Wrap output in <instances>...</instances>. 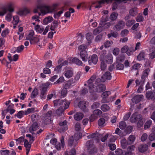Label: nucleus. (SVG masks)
<instances>
[{"label": "nucleus", "instance_id": "f257e3e1", "mask_svg": "<svg viewBox=\"0 0 155 155\" xmlns=\"http://www.w3.org/2000/svg\"><path fill=\"white\" fill-rule=\"evenodd\" d=\"M59 4L55 3L51 7L47 5H43L42 6L38 5L37 8H35L33 12L35 13L38 12V9H40V11L42 15H44L47 13L51 12L54 11L58 6Z\"/></svg>", "mask_w": 155, "mask_h": 155}, {"label": "nucleus", "instance_id": "f03ea898", "mask_svg": "<svg viewBox=\"0 0 155 155\" xmlns=\"http://www.w3.org/2000/svg\"><path fill=\"white\" fill-rule=\"evenodd\" d=\"M14 11V9L10 5L3 7L2 8L1 11H0V16H3L8 11L9 13L6 16L5 20L8 21H10L11 20L12 16L11 12H13Z\"/></svg>", "mask_w": 155, "mask_h": 155}, {"label": "nucleus", "instance_id": "7ed1b4c3", "mask_svg": "<svg viewBox=\"0 0 155 155\" xmlns=\"http://www.w3.org/2000/svg\"><path fill=\"white\" fill-rule=\"evenodd\" d=\"M86 146L87 148L88 152L90 154H93L97 152V148L93 144V141L90 140L87 141L86 143Z\"/></svg>", "mask_w": 155, "mask_h": 155}, {"label": "nucleus", "instance_id": "20e7f679", "mask_svg": "<svg viewBox=\"0 0 155 155\" xmlns=\"http://www.w3.org/2000/svg\"><path fill=\"white\" fill-rule=\"evenodd\" d=\"M64 69V75L66 78H69L72 77L73 75V70L72 68L66 67Z\"/></svg>", "mask_w": 155, "mask_h": 155}, {"label": "nucleus", "instance_id": "39448f33", "mask_svg": "<svg viewBox=\"0 0 155 155\" xmlns=\"http://www.w3.org/2000/svg\"><path fill=\"white\" fill-rule=\"evenodd\" d=\"M106 90L105 86L102 84H99L97 86L95 87V88H93L91 91H92L91 93L94 92H102Z\"/></svg>", "mask_w": 155, "mask_h": 155}, {"label": "nucleus", "instance_id": "423d86ee", "mask_svg": "<svg viewBox=\"0 0 155 155\" xmlns=\"http://www.w3.org/2000/svg\"><path fill=\"white\" fill-rule=\"evenodd\" d=\"M125 26V22L122 20H119L117 24L115 25L114 27V29L116 31H119L123 28Z\"/></svg>", "mask_w": 155, "mask_h": 155}, {"label": "nucleus", "instance_id": "0eeeda50", "mask_svg": "<svg viewBox=\"0 0 155 155\" xmlns=\"http://www.w3.org/2000/svg\"><path fill=\"white\" fill-rule=\"evenodd\" d=\"M98 57L96 54H93L90 56L88 59V62L89 65L96 64L98 61Z\"/></svg>", "mask_w": 155, "mask_h": 155}, {"label": "nucleus", "instance_id": "6e6552de", "mask_svg": "<svg viewBox=\"0 0 155 155\" xmlns=\"http://www.w3.org/2000/svg\"><path fill=\"white\" fill-rule=\"evenodd\" d=\"M68 143L69 146L74 147L77 145L78 142L73 136H71L68 140Z\"/></svg>", "mask_w": 155, "mask_h": 155}, {"label": "nucleus", "instance_id": "1a4fd4ad", "mask_svg": "<svg viewBox=\"0 0 155 155\" xmlns=\"http://www.w3.org/2000/svg\"><path fill=\"white\" fill-rule=\"evenodd\" d=\"M51 85L50 82H47L41 84L40 86V91L47 92L49 86Z\"/></svg>", "mask_w": 155, "mask_h": 155}, {"label": "nucleus", "instance_id": "9d476101", "mask_svg": "<svg viewBox=\"0 0 155 155\" xmlns=\"http://www.w3.org/2000/svg\"><path fill=\"white\" fill-rule=\"evenodd\" d=\"M146 97L148 100L155 101V90L153 92L148 91L146 93Z\"/></svg>", "mask_w": 155, "mask_h": 155}, {"label": "nucleus", "instance_id": "9b49d317", "mask_svg": "<svg viewBox=\"0 0 155 155\" xmlns=\"http://www.w3.org/2000/svg\"><path fill=\"white\" fill-rule=\"evenodd\" d=\"M150 72V69L149 68L146 69L143 71L142 74L141 75V82L144 83L146 79V78H147Z\"/></svg>", "mask_w": 155, "mask_h": 155}, {"label": "nucleus", "instance_id": "f8f14e48", "mask_svg": "<svg viewBox=\"0 0 155 155\" xmlns=\"http://www.w3.org/2000/svg\"><path fill=\"white\" fill-rule=\"evenodd\" d=\"M102 136V134L97 132L89 135L87 136V137L88 139L94 138L98 141L100 140V138Z\"/></svg>", "mask_w": 155, "mask_h": 155}, {"label": "nucleus", "instance_id": "ddd939ff", "mask_svg": "<svg viewBox=\"0 0 155 155\" xmlns=\"http://www.w3.org/2000/svg\"><path fill=\"white\" fill-rule=\"evenodd\" d=\"M142 118V116L140 114H133L130 118V120L132 123H135L138 121L139 119Z\"/></svg>", "mask_w": 155, "mask_h": 155}, {"label": "nucleus", "instance_id": "4468645a", "mask_svg": "<svg viewBox=\"0 0 155 155\" xmlns=\"http://www.w3.org/2000/svg\"><path fill=\"white\" fill-rule=\"evenodd\" d=\"M102 82H104L106 80H110L111 79L112 76L111 73L109 71L106 72L101 77Z\"/></svg>", "mask_w": 155, "mask_h": 155}, {"label": "nucleus", "instance_id": "2eb2a0df", "mask_svg": "<svg viewBox=\"0 0 155 155\" xmlns=\"http://www.w3.org/2000/svg\"><path fill=\"white\" fill-rule=\"evenodd\" d=\"M69 104L70 102L67 101V100L66 99L62 100L60 99L59 105L62 106L61 107H63L64 110H66L68 108Z\"/></svg>", "mask_w": 155, "mask_h": 155}, {"label": "nucleus", "instance_id": "dca6fc26", "mask_svg": "<svg viewBox=\"0 0 155 155\" xmlns=\"http://www.w3.org/2000/svg\"><path fill=\"white\" fill-rule=\"evenodd\" d=\"M60 140L61 143H57L55 145V147L58 150H60L61 147L64 148L65 145L64 138L63 136L61 137Z\"/></svg>", "mask_w": 155, "mask_h": 155}, {"label": "nucleus", "instance_id": "f3484780", "mask_svg": "<svg viewBox=\"0 0 155 155\" xmlns=\"http://www.w3.org/2000/svg\"><path fill=\"white\" fill-rule=\"evenodd\" d=\"M87 102L85 101H81L79 102L78 104V106L84 112L87 111L86 106Z\"/></svg>", "mask_w": 155, "mask_h": 155}, {"label": "nucleus", "instance_id": "a211bd4d", "mask_svg": "<svg viewBox=\"0 0 155 155\" xmlns=\"http://www.w3.org/2000/svg\"><path fill=\"white\" fill-rule=\"evenodd\" d=\"M34 35V32L32 30L30 31L28 35L26 37V39L28 40H29L30 41H33L34 40H36L37 41H39L38 39L37 38L33 37V36Z\"/></svg>", "mask_w": 155, "mask_h": 155}, {"label": "nucleus", "instance_id": "6ab92c4d", "mask_svg": "<svg viewBox=\"0 0 155 155\" xmlns=\"http://www.w3.org/2000/svg\"><path fill=\"white\" fill-rule=\"evenodd\" d=\"M143 97L142 95H137L131 99L133 103L137 104L142 100Z\"/></svg>", "mask_w": 155, "mask_h": 155}, {"label": "nucleus", "instance_id": "aec40b11", "mask_svg": "<svg viewBox=\"0 0 155 155\" xmlns=\"http://www.w3.org/2000/svg\"><path fill=\"white\" fill-rule=\"evenodd\" d=\"M108 64H111L113 61L112 55L110 54H108L105 56L104 59H103Z\"/></svg>", "mask_w": 155, "mask_h": 155}, {"label": "nucleus", "instance_id": "412c9836", "mask_svg": "<svg viewBox=\"0 0 155 155\" xmlns=\"http://www.w3.org/2000/svg\"><path fill=\"white\" fill-rule=\"evenodd\" d=\"M80 55L81 58L83 61L85 62L87 61L88 56L86 51H81Z\"/></svg>", "mask_w": 155, "mask_h": 155}, {"label": "nucleus", "instance_id": "4be33fe9", "mask_svg": "<svg viewBox=\"0 0 155 155\" xmlns=\"http://www.w3.org/2000/svg\"><path fill=\"white\" fill-rule=\"evenodd\" d=\"M139 151L141 153L146 152L148 149V146L146 144H141L138 147Z\"/></svg>", "mask_w": 155, "mask_h": 155}, {"label": "nucleus", "instance_id": "5701e85b", "mask_svg": "<svg viewBox=\"0 0 155 155\" xmlns=\"http://www.w3.org/2000/svg\"><path fill=\"white\" fill-rule=\"evenodd\" d=\"M30 12V10L27 8H25L22 10H21L17 12V13L20 16H22L24 15H25L29 13Z\"/></svg>", "mask_w": 155, "mask_h": 155}, {"label": "nucleus", "instance_id": "b1692460", "mask_svg": "<svg viewBox=\"0 0 155 155\" xmlns=\"http://www.w3.org/2000/svg\"><path fill=\"white\" fill-rule=\"evenodd\" d=\"M83 117V114L80 112L77 113L74 116V119L77 121L81 120Z\"/></svg>", "mask_w": 155, "mask_h": 155}, {"label": "nucleus", "instance_id": "393cba45", "mask_svg": "<svg viewBox=\"0 0 155 155\" xmlns=\"http://www.w3.org/2000/svg\"><path fill=\"white\" fill-rule=\"evenodd\" d=\"M38 127V124L37 123H34L29 128L30 132L31 133H32V132L36 131Z\"/></svg>", "mask_w": 155, "mask_h": 155}, {"label": "nucleus", "instance_id": "a878e982", "mask_svg": "<svg viewBox=\"0 0 155 155\" xmlns=\"http://www.w3.org/2000/svg\"><path fill=\"white\" fill-rule=\"evenodd\" d=\"M129 12L130 16L134 17L138 14L137 9L136 8H132L130 10Z\"/></svg>", "mask_w": 155, "mask_h": 155}, {"label": "nucleus", "instance_id": "bb28decb", "mask_svg": "<svg viewBox=\"0 0 155 155\" xmlns=\"http://www.w3.org/2000/svg\"><path fill=\"white\" fill-rule=\"evenodd\" d=\"M136 139V137L134 135H130L127 138V143L129 144H132L135 141Z\"/></svg>", "mask_w": 155, "mask_h": 155}, {"label": "nucleus", "instance_id": "cd10ccee", "mask_svg": "<svg viewBox=\"0 0 155 155\" xmlns=\"http://www.w3.org/2000/svg\"><path fill=\"white\" fill-rule=\"evenodd\" d=\"M113 0H101L98 2V5L95 6L96 8H100L101 7V4L105 3V2L108 3L110 2H111Z\"/></svg>", "mask_w": 155, "mask_h": 155}, {"label": "nucleus", "instance_id": "c85d7f7f", "mask_svg": "<svg viewBox=\"0 0 155 155\" xmlns=\"http://www.w3.org/2000/svg\"><path fill=\"white\" fill-rule=\"evenodd\" d=\"M62 59L61 58L59 59L58 61V64H59L54 69V71L56 72V73H59L61 71V69L62 68V65L60 64V63L62 61Z\"/></svg>", "mask_w": 155, "mask_h": 155}, {"label": "nucleus", "instance_id": "c756f323", "mask_svg": "<svg viewBox=\"0 0 155 155\" xmlns=\"http://www.w3.org/2000/svg\"><path fill=\"white\" fill-rule=\"evenodd\" d=\"M53 20V18L51 16H48L46 17L43 21V23L46 25L48 23L51 22Z\"/></svg>", "mask_w": 155, "mask_h": 155}, {"label": "nucleus", "instance_id": "7c9ffc66", "mask_svg": "<svg viewBox=\"0 0 155 155\" xmlns=\"http://www.w3.org/2000/svg\"><path fill=\"white\" fill-rule=\"evenodd\" d=\"M72 62L79 66H81L83 64L82 61L77 58H74L72 60Z\"/></svg>", "mask_w": 155, "mask_h": 155}, {"label": "nucleus", "instance_id": "2f4dec72", "mask_svg": "<svg viewBox=\"0 0 155 155\" xmlns=\"http://www.w3.org/2000/svg\"><path fill=\"white\" fill-rule=\"evenodd\" d=\"M58 21L54 20L52 23L51 27L50 30L51 31H54L55 29L58 27Z\"/></svg>", "mask_w": 155, "mask_h": 155}, {"label": "nucleus", "instance_id": "473e14b6", "mask_svg": "<svg viewBox=\"0 0 155 155\" xmlns=\"http://www.w3.org/2000/svg\"><path fill=\"white\" fill-rule=\"evenodd\" d=\"M93 82L90 79L87 81L88 86L89 87V91L90 92H92V91H91L92 90L93 88H95L94 86L92 84Z\"/></svg>", "mask_w": 155, "mask_h": 155}, {"label": "nucleus", "instance_id": "72a5a7b5", "mask_svg": "<svg viewBox=\"0 0 155 155\" xmlns=\"http://www.w3.org/2000/svg\"><path fill=\"white\" fill-rule=\"evenodd\" d=\"M121 146L123 149L126 148L128 144L127 140L125 138L121 140Z\"/></svg>", "mask_w": 155, "mask_h": 155}, {"label": "nucleus", "instance_id": "f704fd0d", "mask_svg": "<svg viewBox=\"0 0 155 155\" xmlns=\"http://www.w3.org/2000/svg\"><path fill=\"white\" fill-rule=\"evenodd\" d=\"M118 14L115 12H113L110 15L109 18L110 20L113 21H115L117 18Z\"/></svg>", "mask_w": 155, "mask_h": 155}, {"label": "nucleus", "instance_id": "c9c22d12", "mask_svg": "<svg viewBox=\"0 0 155 155\" xmlns=\"http://www.w3.org/2000/svg\"><path fill=\"white\" fill-rule=\"evenodd\" d=\"M38 90L37 88H35L31 93V98H35L38 94Z\"/></svg>", "mask_w": 155, "mask_h": 155}, {"label": "nucleus", "instance_id": "e433bc0d", "mask_svg": "<svg viewBox=\"0 0 155 155\" xmlns=\"http://www.w3.org/2000/svg\"><path fill=\"white\" fill-rule=\"evenodd\" d=\"M115 133L117 134L120 137H123L125 136L124 133L118 128H117L115 130Z\"/></svg>", "mask_w": 155, "mask_h": 155}, {"label": "nucleus", "instance_id": "4c0bfd02", "mask_svg": "<svg viewBox=\"0 0 155 155\" xmlns=\"http://www.w3.org/2000/svg\"><path fill=\"white\" fill-rule=\"evenodd\" d=\"M35 29L36 31L39 33H41L44 31V28L43 27H41L40 26L37 25L35 27Z\"/></svg>", "mask_w": 155, "mask_h": 155}, {"label": "nucleus", "instance_id": "58836bf2", "mask_svg": "<svg viewBox=\"0 0 155 155\" xmlns=\"http://www.w3.org/2000/svg\"><path fill=\"white\" fill-rule=\"evenodd\" d=\"M64 110H65L63 107H60L56 110V113L58 116H60L62 115Z\"/></svg>", "mask_w": 155, "mask_h": 155}, {"label": "nucleus", "instance_id": "ea45409f", "mask_svg": "<svg viewBox=\"0 0 155 155\" xmlns=\"http://www.w3.org/2000/svg\"><path fill=\"white\" fill-rule=\"evenodd\" d=\"M64 81V78L63 76H61L53 84H60L63 83Z\"/></svg>", "mask_w": 155, "mask_h": 155}, {"label": "nucleus", "instance_id": "a19ab883", "mask_svg": "<svg viewBox=\"0 0 155 155\" xmlns=\"http://www.w3.org/2000/svg\"><path fill=\"white\" fill-rule=\"evenodd\" d=\"M101 70L102 71L104 70L106 68L107 65L105 63L104 60H103L102 58L101 59Z\"/></svg>", "mask_w": 155, "mask_h": 155}, {"label": "nucleus", "instance_id": "79ce46f5", "mask_svg": "<svg viewBox=\"0 0 155 155\" xmlns=\"http://www.w3.org/2000/svg\"><path fill=\"white\" fill-rule=\"evenodd\" d=\"M24 145L26 148V150H29L30 149L31 145L29 143L28 140L26 139L25 140Z\"/></svg>", "mask_w": 155, "mask_h": 155}, {"label": "nucleus", "instance_id": "37998d69", "mask_svg": "<svg viewBox=\"0 0 155 155\" xmlns=\"http://www.w3.org/2000/svg\"><path fill=\"white\" fill-rule=\"evenodd\" d=\"M86 38L87 40L91 42L93 38V36L91 33H88L86 35Z\"/></svg>", "mask_w": 155, "mask_h": 155}, {"label": "nucleus", "instance_id": "c03bdc74", "mask_svg": "<svg viewBox=\"0 0 155 155\" xmlns=\"http://www.w3.org/2000/svg\"><path fill=\"white\" fill-rule=\"evenodd\" d=\"M25 113L23 111L21 110L19 111L17 114L15 115V117H17L18 118H21L23 116Z\"/></svg>", "mask_w": 155, "mask_h": 155}, {"label": "nucleus", "instance_id": "a18cd8bd", "mask_svg": "<svg viewBox=\"0 0 155 155\" xmlns=\"http://www.w3.org/2000/svg\"><path fill=\"white\" fill-rule=\"evenodd\" d=\"M101 109L103 111L106 112L109 110L110 107L107 104H104L101 106Z\"/></svg>", "mask_w": 155, "mask_h": 155}, {"label": "nucleus", "instance_id": "49530a36", "mask_svg": "<svg viewBox=\"0 0 155 155\" xmlns=\"http://www.w3.org/2000/svg\"><path fill=\"white\" fill-rule=\"evenodd\" d=\"M108 20V18L107 17L105 16H103L101 19L100 25L101 26H103L105 22L107 21Z\"/></svg>", "mask_w": 155, "mask_h": 155}, {"label": "nucleus", "instance_id": "de8ad7c7", "mask_svg": "<svg viewBox=\"0 0 155 155\" xmlns=\"http://www.w3.org/2000/svg\"><path fill=\"white\" fill-rule=\"evenodd\" d=\"M19 21V18L17 15L14 16L13 17V24L14 25H17Z\"/></svg>", "mask_w": 155, "mask_h": 155}, {"label": "nucleus", "instance_id": "09e8293b", "mask_svg": "<svg viewBox=\"0 0 155 155\" xmlns=\"http://www.w3.org/2000/svg\"><path fill=\"white\" fill-rule=\"evenodd\" d=\"M152 124V121L149 120L147 121L144 125V129H147L150 128Z\"/></svg>", "mask_w": 155, "mask_h": 155}, {"label": "nucleus", "instance_id": "8fccbe9b", "mask_svg": "<svg viewBox=\"0 0 155 155\" xmlns=\"http://www.w3.org/2000/svg\"><path fill=\"white\" fill-rule=\"evenodd\" d=\"M101 31V27H98L94 30L93 31V34L94 35H96L100 33Z\"/></svg>", "mask_w": 155, "mask_h": 155}, {"label": "nucleus", "instance_id": "3c124183", "mask_svg": "<svg viewBox=\"0 0 155 155\" xmlns=\"http://www.w3.org/2000/svg\"><path fill=\"white\" fill-rule=\"evenodd\" d=\"M145 56V54L144 52H141L137 56V59L139 61L143 60Z\"/></svg>", "mask_w": 155, "mask_h": 155}, {"label": "nucleus", "instance_id": "603ef678", "mask_svg": "<svg viewBox=\"0 0 155 155\" xmlns=\"http://www.w3.org/2000/svg\"><path fill=\"white\" fill-rule=\"evenodd\" d=\"M135 51L134 48L133 47L128 48V50L126 52V54L129 56L131 55Z\"/></svg>", "mask_w": 155, "mask_h": 155}, {"label": "nucleus", "instance_id": "864d4df0", "mask_svg": "<svg viewBox=\"0 0 155 155\" xmlns=\"http://www.w3.org/2000/svg\"><path fill=\"white\" fill-rule=\"evenodd\" d=\"M126 127V123L124 121H121L119 124V127L121 129H124Z\"/></svg>", "mask_w": 155, "mask_h": 155}, {"label": "nucleus", "instance_id": "5fc2aeb1", "mask_svg": "<svg viewBox=\"0 0 155 155\" xmlns=\"http://www.w3.org/2000/svg\"><path fill=\"white\" fill-rule=\"evenodd\" d=\"M100 106V103L97 102H94L92 105L91 108L93 110L95 109L98 108Z\"/></svg>", "mask_w": 155, "mask_h": 155}, {"label": "nucleus", "instance_id": "6e6d98bb", "mask_svg": "<svg viewBox=\"0 0 155 155\" xmlns=\"http://www.w3.org/2000/svg\"><path fill=\"white\" fill-rule=\"evenodd\" d=\"M135 22L134 20H129L127 21L126 25L127 26L130 27Z\"/></svg>", "mask_w": 155, "mask_h": 155}, {"label": "nucleus", "instance_id": "4d7b16f0", "mask_svg": "<svg viewBox=\"0 0 155 155\" xmlns=\"http://www.w3.org/2000/svg\"><path fill=\"white\" fill-rule=\"evenodd\" d=\"M5 40L2 38H0V49H3L5 47Z\"/></svg>", "mask_w": 155, "mask_h": 155}, {"label": "nucleus", "instance_id": "13d9d810", "mask_svg": "<svg viewBox=\"0 0 155 155\" xmlns=\"http://www.w3.org/2000/svg\"><path fill=\"white\" fill-rule=\"evenodd\" d=\"M93 114L95 116H99L101 115L102 113V112L101 110L99 109H95L93 112Z\"/></svg>", "mask_w": 155, "mask_h": 155}, {"label": "nucleus", "instance_id": "bf43d9fd", "mask_svg": "<svg viewBox=\"0 0 155 155\" xmlns=\"http://www.w3.org/2000/svg\"><path fill=\"white\" fill-rule=\"evenodd\" d=\"M129 31L127 29H124L121 32V35L122 37H124L127 35L129 33Z\"/></svg>", "mask_w": 155, "mask_h": 155}, {"label": "nucleus", "instance_id": "052dcab7", "mask_svg": "<svg viewBox=\"0 0 155 155\" xmlns=\"http://www.w3.org/2000/svg\"><path fill=\"white\" fill-rule=\"evenodd\" d=\"M24 138L23 137H21L15 140L16 142H18V143L20 144L22 143L24 141Z\"/></svg>", "mask_w": 155, "mask_h": 155}, {"label": "nucleus", "instance_id": "680f3d73", "mask_svg": "<svg viewBox=\"0 0 155 155\" xmlns=\"http://www.w3.org/2000/svg\"><path fill=\"white\" fill-rule=\"evenodd\" d=\"M110 94L111 92L110 91H106L102 94L101 97L103 98H106Z\"/></svg>", "mask_w": 155, "mask_h": 155}, {"label": "nucleus", "instance_id": "e2e57ef3", "mask_svg": "<svg viewBox=\"0 0 155 155\" xmlns=\"http://www.w3.org/2000/svg\"><path fill=\"white\" fill-rule=\"evenodd\" d=\"M125 58V56L122 55L118 56L117 58V60L118 61L120 62H122L124 60Z\"/></svg>", "mask_w": 155, "mask_h": 155}, {"label": "nucleus", "instance_id": "0e129e2a", "mask_svg": "<svg viewBox=\"0 0 155 155\" xmlns=\"http://www.w3.org/2000/svg\"><path fill=\"white\" fill-rule=\"evenodd\" d=\"M105 123V120L104 118H101L98 121V124L99 126H103Z\"/></svg>", "mask_w": 155, "mask_h": 155}, {"label": "nucleus", "instance_id": "69168bd1", "mask_svg": "<svg viewBox=\"0 0 155 155\" xmlns=\"http://www.w3.org/2000/svg\"><path fill=\"white\" fill-rule=\"evenodd\" d=\"M46 94L47 92L40 91V97L41 98L42 100L45 99L46 97Z\"/></svg>", "mask_w": 155, "mask_h": 155}, {"label": "nucleus", "instance_id": "338daca9", "mask_svg": "<svg viewBox=\"0 0 155 155\" xmlns=\"http://www.w3.org/2000/svg\"><path fill=\"white\" fill-rule=\"evenodd\" d=\"M113 42L111 41H106L104 44V46L106 48H108L113 44Z\"/></svg>", "mask_w": 155, "mask_h": 155}, {"label": "nucleus", "instance_id": "774afa93", "mask_svg": "<svg viewBox=\"0 0 155 155\" xmlns=\"http://www.w3.org/2000/svg\"><path fill=\"white\" fill-rule=\"evenodd\" d=\"M0 153L2 155H8L10 151L8 150H1Z\"/></svg>", "mask_w": 155, "mask_h": 155}]
</instances>
